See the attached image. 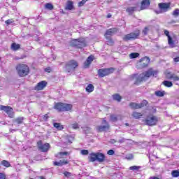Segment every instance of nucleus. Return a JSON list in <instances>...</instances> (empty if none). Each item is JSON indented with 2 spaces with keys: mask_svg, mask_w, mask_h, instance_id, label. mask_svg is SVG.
I'll return each instance as SVG.
<instances>
[{
  "mask_svg": "<svg viewBox=\"0 0 179 179\" xmlns=\"http://www.w3.org/2000/svg\"><path fill=\"white\" fill-rule=\"evenodd\" d=\"M150 76H157V71L154 70L152 68H150L144 73H142L141 74L134 75V78L136 79V83L138 84L139 83V82H143V80L149 79Z\"/></svg>",
  "mask_w": 179,
  "mask_h": 179,
  "instance_id": "f257e3e1",
  "label": "nucleus"
},
{
  "mask_svg": "<svg viewBox=\"0 0 179 179\" xmlns=\"http://www.w3.org/2000/svg\"><path fill=\"white\" fill-rule=\"evenodd\" d=\"M17 72L21 78L24 76H27L29 75V72H30V69L29 66L26 64H20L16 67Z\"/></svg>",
  "mask_w": 179,
  "mask_h": 179,
  "instance_id": "f03ea898",
  "label": "nucleus"
},
{
  "mask_svg": "<svg viewBox=\"0 0 179 179\" xmlns=\"http://www.w3.org/2000/svg\"><path fill=\"white\" fill-rule=\"evenodd\" d=\"M106 159V155L101 152H92L90 154V162H99V163H103Z\"/></svg>",
  "mask_w": 179,
  "mask_h": 179,
  "instance_id": "7ed1b4c3",
  "label": "nucleus"
},
{
  "mask_svg": "<svg viewBox=\"0 0 179 179\" xmlns=\"http://www.w3.org/2000/svg\"><path fill=\"white\" fill-rule=\"evenodd\" d=\"M54 108L59 111H70V110H72V105L64 103H57L55 104Z\"/></svg>",
  "mask_w": 179,
  "mask_h": 179,
  "instance_id": "20e7f679",
  "label": "nucleus"
},
{
  "mask_svg": "<svg viewBox=\"0 0 179 179\" xmlns=\"http://www.w3.org/2000/svg\"><path fill=\"white\" fill-rule=\"evenodd\" d=\"M78 62L75 60H71L68 62L66 64V66H65L66 72H68L69 73L71 72H73V71H75V69L78 68Z\"/></svg>",
  "mask_w": 179,
  "mask_h": 179,
  "instance_id": "39448f33",
  "label": "nucleus"
},
{
  "mask_svg": "<svg viewBox=\"0 0 179 179\" xmlns=\"http://www.w3.org/2000/svg\"><path fill=\"white\" fill-rule=\"evenodd\" d=\"M71 45L77 48H84V47H86V42L85 39H73L71 41Z\"/></svg>",
  "mask_w": 179,
  "mask_h": 179,
  "instance_id": "423d86ee",
  "label": "nucleus"
},
{
  "mask_svg": "<svg viewBox=\"0 0 179 179\" xmlns=\"http://www.w3.org/2000/svg\"><path fill=\"white\" fill-rule=\"evenodd\" d=\"M149 62H150V59L148 57H145L141 59L137 63V66L138 68H140V69L146 68V66L149 65Z\"/></svg>",
  "mask_w": 179,
  "mask_h": 179,
  "instance_id": "0eeeda50",
  "label": "nucleus"
},
{
  "mask_svg": "<svg viewBox=\"0 0 179 179\" xmlns=\"http://www.w3.org/2000/svg\"><path fill=\"white\" fill-rule=\"evenodd\" d=\"M113 72H114V68L101 69L98 71V75L100 78H104V76H107V75H110Z\"/></svg>",
  "mask_w": 179,
  "mask_h": 179,
  "instance_id": "6e6552de",
  "label": "nucleus"
},
{
  "mask_svg": "<svg viewBox=\"0 0 179 179\" xmlns=\"http://www.w3.org/2000/svg\"><path fill=\"white\" fill-rule=\"evenodd\" d=\"M157 117L155 115H149L145 119V124L149 127H152L153 125H156L157 124Z\"/></svg>",
  "mask_w": 179,
  "mask_h": 179,
  "instance_id": "1a4fd4ad",
  "label": "nucleus"
},
{
  "mask_svg": "<svg viewBox=\"0 0 179 179\" xmlns=\"http://www.w3.org/2000/svg\"><path fill=\"white\" fill-rule=\"evenodd\" d=\"M131 108H133L134 110H138L139 108H142V107H145V106H148V101L143 100L141 103H131L129 104Z\"/></svg>",
  "mask_w": 179,
  "mask_h": 179,
  "instance_id": "9d476101",
  "label": "nucleus"
},
{
  "mask_svg": "<svg viewBox=\"0 0 179 179\" xmlns=\"http://www.w3.org/2000/svg\"><path fill=\"white\" fill-rule=\"evenodd\" d=\"M0 110L5 111L10 118H13V109L10 106H0Z\"/></svg>",
  "mask_w": 179,
  "mask_h": 179,
  "instance_id": "9b49d317",
  "label": "nucleus"
},
{
  "mask_svg": "<svg viewBox=\"0 0 179 179\" xmlns=\"http://www.w3.org/2000/svg\"><path fill=\"white\" fill-rule=\"evenodd\" d=\"M139 34H140L139 31H137L135 33L128 34L124 36V37L123 38V40H124V41H128V40H135V38H138V36H139Z\"/></svg>",
  "mask_w": 179,
  "mask_h": 179,
  "instance_id": "f8f14e48",
  "label": "nucleus"
},
{
  "mask_svg": "<svg viewBox=\"0 0 179 179\" xmlns=\"http://www.w3.org/2000/svg\"><path fill=\"white\" fill-rule=\"evenodd\" d=\"M164 34L168 37V44L169 45L171 48H176V41L171 38L170 36V32L169 31L165 30L164 31Z\"/></svg>",
  "mask_w": 179,
  "mask_h": 179,
  "instance_id": "ddd939ff",
  "label": "nucleus"
},
{
  "mask_svg": "<svg viewBox=\"0 0 179 179\" xmlns=\"http://www.w3.org/2000/svg\"><path fill=\"white\" fill-rule=\"evenodd\" d=\"M103 124H105L106 125H101L96 127V131H98V132H104V131H108L110 125H108V123H107V121L106 120H103Z\"/></svg>",
  "mask_w": 179,
  "mask_h": 179,
  "instance_id": "4468645a",
  "label": "nucleus"
},
{
  "mask_svg": "<svg viewBox=\"0 0 179 179\" xmlns=\"http://www.w3.org/2000/svg\"><path fill=\"white\" fill-rule=\"evenodd\" d=\"M38 148L40 149L41 152H47L48 149H50V144L49 143H45L43 144V143L39 141L37 143Z\"/></svg>",
  "mask_w": 179,
  "mask_h": 179,
  "instance_id": "2eb2a0df",
  "label": "nucleus"
},
{
  "mask_svg": "<svg viewBox=\"0 0 179 179\" xmlns=\"http://www.w3.org/2000/svg\"><path fill=\"white\" fill-rule=\"evenodd\" d=\"M93 61H94V55H91L87 58L86 61L84 62V68H89Z\"/></svg>",
  "mask_w": 179,
  "mask_h": 179,
  "instance_id": "dca6fc26",
  "label": "nucleus"
},
{
  "mask_svg": "<svg viewBox=\"0 0 179 179\" xmlns=\"http://www.w3.org/2000/svg\"><path fill=\"white\" fill-rule=\"evenodd\" d=\"M117 30L118 29H117V28H111L108 29L105 34L106 38H108V37L111 38V36H113L115 33H117Z\"/></svg>",
  "mask_w": 179,
  "mask_h": 179,
  "instance_id": "f3484780",
  "label": "nucleus"
},
{
  "mask_svg": "<svg viewBox=\"0 0 179 179\" xmlns=\"http://www.w3.org/2000/svg\"><path fill=\"white\" fill-rule=\"evenodd\" d=\"M47 86V82L45 81H41L38 83L36 86L34 87V90L39 91L43 90L44 87Z\"/></svg>",
  "mask_w": 179,
  "mask_h": 179,
  "instance_id": "a211bd4d",
  "label": "nucleus"
},
{
  "mask_svg": "<svg viewBox=\"0 0 179 179\" xmlns=\"http://www.w3.org/2000/svg\"><path fill=\"white\" fill-rule=\"evenodd\" d=\"M159 8L162 12H167V9L170 8V4L166 3H161L159 4Z\"/></svg>",
  "mask_w": 179,
  "mask_h": 179,
  "instance_id": "6ab92c4d",
  "label": "nucleus"
},
{
  "mask_svg": "<svg viewBox=\"0 0 179 179\" xmlns=\"http://www.w3.org/2000/svg\"><path fill=\"white\" fill-rule=\"evenodd\" d=\"M150 5V0H143L141 2V9H148L149 8V6Z\"/></svg>",
  "mask_w": 179,
  "mask_h": 179,
  "instance_id": "aec40b11",
  "label": "nucleus"
},
{
  "mask_svg": "<svg viewBox=\"0 0 179 179\" xmlns=\"http://www.w3.org/2000/svg\"><path fill=\"white\" fill-rule=\"evenodd\" d=\"M167 79H170L171 80H173V82H178L179 80V77L177 76L175 74H171V73H168L166 75Z\"/></svg>",
  "mask_w": 179,
  "mask_h": 179,
  "instance_id": "412c9836",
  "label": "nucleus"
},
{
  "mask_svg": "<svg viewBox=\"0 0 179 179\" xmlns=\"http://www.w3.org/2000/svg\"><path fill=\"white\" fill-rule=\"evenodd\" d=\"M69 155H71V153L68 152H60L56 154V157H57V159H64L65 156H68Z\"/></svg>",
  "mask_w": 179,
  "mask_h": 179,
  "instance_id": "4be33fe9",
  "label": "nucleus"
},
{
  "mask_svg": "<svg viewBox=\"0 0 179 179\" xmlns=\"http://www.w3.org/2000/svg\"><path fill=\"white\" fill-rule=\"evenodd\" d=\"M69 162L66 159H62L59 162H55L54 166H65L66 164H68Z\"/></svg>",
  "mask_w": 179,
  "mask_h": 179,
  "instance_id": "5701e85b",
  "label": "nucleus"
},
{
  "mask_svg": "<svg viewBox=\"0 0 179 179\" xmlns=\"http://www.w3.org/2000/svg\"><path fill=\"white\" fill-rule=\"evenodd\" d=\"M65 9L66 10H72L73 9V2L71 1H67Z\"/></svg>",
  "mask_w": 179,
  "mask_h": 179,
  "instance_id": "b1692460",
  "label": "nucleus"
},
{
  "mask_svg": "<svg viewBox=\"0 0 179 179\" xmlns=\"http://www.w3.org/2000/svg\"><path fill=\"white\" fill-rule=\"evenodd\" d=\"M53 127H55V128H56V129H58L59 131H62V129H64V126L62 125L61 123L55 122L53 123Z\"/></svg>",
  "mask_w": 179,
  "mask_h": 179,
  "instance_id": "393cba45",
  "label": "nucleus"
},
{
  "mask_svg": "<svg viewBox=\"0 0 179 179\" xmlns=\"http://www.w3.org/2000/svg\"><path fill=\"white\" fill-rule=\"evenodd\" d=\"M85 90L87 92V93H92V92L94 90V86H93L92 84H89L85 88Z\"/></svg>",
  "mask_w": 179,
  "mask_h": 179,
  "instance_id": "a878e982",
  "label": "nucleus"
},
{
  "mask_svg": "<svg viewBox=\"0 0 179 179\" xmlns=\"http://www.w3.org/2000/svg\"><path fill=\"white\" fill-rule=\"evenodd\" d=\"M120 115H110V121H112L113 122H116V121L118 120V118H120V120H122V118L120 117Z\"/></svg>",
  "mask_w": 179,
  "mask_h": 179,
  "instance_id": "bb28decb",
  "label": "nucleus"
},
{
  "mask_svg": "<svg viewBox=\"0 0 179 179\" xmlns=\"http://www.w3.org/2000/svg\"><path fill=\"white\" fill-rule=\"evenodd\" d=\"M132 117L135 118L136 120H138L142 117V113H138V112H133Z\"/></svg>",
  "mask_w": 179,
  "mask_h": 179,
  "instance_id": "cd10ccee",
  "label": "nucleus"
},
{
  "mask_svg": "<svg viewBox=\"0 0 179 179\" xmlns=\"http://www.w3.org/2000/svg\"><path fill=\"white\" fill-rule=\"evenodd\" d=\"M163 85L166 86V87H171L173 86V83L171 81L165 80L163 82Z\"/></svg>",
  "mask_w": 179,
  "mask_h": 179,
  "instance_id": "c85d7f7f",
  "label": "nucleus"
},
{
  "mask_svg": "<svg viewBox=\"0 0 179 179\" xmlns=\"http://www.w3.org/2000/svg\"><path fill=\"white\" fill-rule=\"evenodd\" d=\"M11 48H12V50H13L14 51H16V50H19V48H20V45L16 44V43H13V44L11 45Z\"/></svg>",
  "mask_w": 179,
  "mask_h": 179,
  "instance_id": "c756f323",
  "label": "nucleus"
},
{
  "mask_svg": "<svg viewBox=\"0 0 179 179\" xmlns=\"http://www.w3.org/2000/svg\"><path fill=\"white\" fill-rule=\"evenodd\" d=\"M45 9H48V10H52L54 9V6L52 4L48 3L45 5Z\"/></svg>",
  "mask_w": 179,
  "mask_h": 179,
  "instance_id": "7c9ffc66",
  "label": "nucleus"
},
{
  "mask_svg": "<svg viewBox=\"0 0 179 179\" xmlns=\"http://www.w3.org/2000/svg\"><path fill=\"white\" fill-rule=\"evenodd\" d=\"M129 57L131 58V59H134L135 58H138V57H139V53L138 52H132L129 55Z\"/></svg>",
  "mask_w": 179,
  "mask_h": 179,
  "instance_id": "2f4dec72",
  "label": "nucleus"
},
{
  "mask_svg": "<svg viewBox=\"0 0 179 179\" xmlns=\"http://www.w3.org/2000/svg\"><path fill=\"white\" fill-rule=\"evenodd\" d=\"M135 10H136V7H129L127 9V12H128V13H134V12H135Z\"/></svg>",
  "mask_w": 179,
  "mask_h": 179,
  "instance_id": "473e14b6",
  "label": "nucleus"
},
{
  "mask_svg": "<svg viewBox=\"0 0 179 179\" xmlns=\"http://www.w3.org/2000/svg\"><path fill=\"white\" fill-rule=\"evenodd\" d=\"M113 100H116V101H121V96H120V94H115L114 95H113Z\"/></svg>",
  "mask_w": 179,
  "mask_h": 179,
  "instance_id": "72a5a7b5",
  "label": "nucleus"
},
{
  "mask_svg": "<svg viewBox=\"0 0 179 179\" xmlns=\"http://www.w3.org/2000/svg\"><path fill=\"white\" fill-rule=\"evenodd\" d=\"M164 91H157L155 92V95L158 96V97H163L164 96Z\"/></svg>",
  "mask_w": 179,
  "mask_h": 179,
  "instance_id": "f704fd0d",
  "label": "nucleus"
},
{
  "mask_svg": "<svg viewBox=\"0 0 179 179\" xmlns=\"http://www.w3.org/2000/svg\"><path fill=\"white\" fill-rule=\"evenodd\" d=\"M1 164L2 166H4V167H10V164L6 160L2 161Z\"/></svg>",
  "mask_w": 179,
  "mask_h": 179,
  "instance_id": "c9c22d12",
  "label": "nucleus"
},
{
  "mask_svg": "<svg viewBox=\"0 0 179 179\" xmlns=\"http://www.w3.org/2000/svg\"><path fill=\"white\" fill-rule=\"evenodd\" d=\"M23 120H24V118L23 117H20L16 118L15 121L17 124H22Z\"/></svg>",
  "mask_w": 179,
  "mask_h": 179,
  "instance_id": "e433bc0d",
  "label": "nucleus"
},
{
  "mask_svg": "<svg viewBox=\"0 0 179 179\" xmlns=\"http://www.w3.org/2000/svg\"><path fill=\"white\" fill-rule=\"evenodd\" d=\"M107 41V44L108 45H113L114 44V41H113V39H111V38L108 37V38H106Z\"/></svg>",
  "mask_w": 179,
  "mask_h": 179,
  "instance_id": "4c0bfd02",
  "label": "nucleus"
},
{
  "mask_svg": "<svg viewBox=\"0 0 179 179\" xmlns=\"http://www.w3.org/2000/svg\"><path fill=\"white\" fill-rule=\"evenodd\" d=\"M141 169L139 166H133L129 167V170H132L133 171H138Z\"/></svg>",
  "mask_w": 179,
  "mask_h": 179,
  "instance_id": "58836bf2",
  "label": "nucleus"
},
{
  "mask_svg": "<svg viewBox=\"0 0 179 179\" xmlns=\"http://www.w3.org/2000/svg\"><path fill=\"white\" fill-rule=\"evenodd\" d=\"M172 177H179V171H172Z\"/></svg>",
  "mask_w": 179,
  "mask_h": 179,
  "instance_id": "ea45409f",
  "label": "nucleus"
},
{
  "mask_svg": "<svg viewBox=\"0 0 179 179\" xmlns=\"http://www.w3.org/2000/svg\"><path fill=\"white\" fill-rule=\"evenodd\" d=\"M71 127H72L73 129H79V124H78V123H76V122L72 124Z\"/></svg>",
  "mask_w": 179,
  "mask_h": 179,
  "instance_id": "a19ab883",
  "label": "nucleus"
},
{
  "mask_svg": "<svg viewBox=\"0 0 179 179\" xmlns=\"http://www.w3.org/2000/svg\"><path fill=\"white\" fill-rule=\"evenodd\" d=\"M86 2H87V0H82L78 3V6H83L86 3Z\"/></svg>",
  "mask_w": 179,
  "mask_h": 179,
  "instance_id": "79ce46f5",
  "label": "nucleus"
},
{
  "mask_svg": "<svg viewBox=\"0 0 179 179\" xmlns=\"http://www.w3.org/2000/svg\"><path fill=\"white\" fill-rule=\"evenodd\" d=\"M80 154L83 155H89V150H81Z\"/></svg>",
  "mask_w": 179,
  "mask_h": 179,
  "instance_id": "37998d69",
  "label": "nucleus"
},
{
  "mask_svg": "<svg viewBox=\"0 0 179 179\" xmlns=\"http://www.w3.org/2000/svg\"><path fill=\"white\" fill-rule=\"evenodd\" d=\"M115 153V152L113 150H109L107 152V155H108L109 156H113V155H114Z\"/></svg>",
  "mask_w": 179,
  "mask_h": 179,
  "instance_id": "c03bdc74",
  "label": "nucleus"
},
{
  "mask_svg": "<svg viewBox=\"0 0 179 179\" xmlns=\"http://www.w3.org/2000/svg\"><path fill=\"white\" fill-rule=\"evenodd\" d=\"M173 16H178V15H179V9H178V8H176V9L173 11Z\"/></svg>",
  "mask_w": 179,
  "mask_h": 179,
  "instance_id": "a18cd8bd",
  "label": "nucleus"
},
{
  "mask_svg": "<svg viewBox=\"0 0 179 179\" xmlns=\"http://www.w3.org/2000/svg\"><path fill=\"white\" fill-rule=\"evenodd\" d=\"M148 27H145L143 30V34H144V36H146V34H148Z\"/></svg>",
  "mask_w": 179,
  "mask_h": 179,
  "instance_id": "49530a36",
  "label": "nucleus"
},
{
  "mask_svg": "<svg viewBox=\"0 0 179 179\" xmlns=\"http://www.w3.org/2000/svg\"><path fill=\"white\" fill-rule=\"evenodd\" d=\"M11 23H13V19L7 20L6 21V24H10Z\"/></svg>",
  "mask_w": 179,
  "mask_h": 179,
  "instance_id": "de8ad7c7",
  "label": "nucleus"
},
{
  "mask_svg": "<svg viewBox=\"0 0 179 179\" xmlns=\"http://www.w3.org/2000/svg\"><path fill=\"white\" fill-rule=\"evenodd\" d=\"M65 177H71V176H72V173L68 172V171H66L64 173Z\"/></svg>",
  "mask_w": 179,
  "mask_h": 179,
  "instance_id": "09e8293b",
  "label": "nucleus"
},
{
  "mask_svg": "<svg viewBox=\"0 0 179 179\" xmlns=\"http://www.w3.org/2000/svg\"><path fill=\"white\" fill-rule=\"evenodd\" d=\"M155 12L157 15H160V13H163V11L159 8V10H155Z\"/></svg>",
  "mask_w": 179,
  "mask_h": 179,
  "instance_id": "8fccbe9b",
  "label": "nucleus"
},
{
  "mask_svg": "<svg viewBox=\"0 0 179 179\" xmlns=\"http://www.w3.org/2000/svg\"><path fill=\"white\" fill-rule=\"evenodd\" d=\"M0 179H6L5 174L0 173Z\"/></svg>",
  "mask_w": 179,
  "mask_h": 179,
  "instance_id": "3c124183",
  "label": "nucleus"
},
{
  "mask_svg": "<svg viewBox=\"0 0 179 179\" xmlns=\"http://www.w3.org/2000/svg\"><path fill=\"white\" fill-rule=\"evenodd\" d=\"M45 71L48 72V73H50V72H51V68L50 67H48V68L45 69Z\"/></svg>",
  "mask_w": 179,
  "mask_h": 179,
  "instance_id": "603ef678",
  "label": "nucleus"
},
{
  "mask_svg": "<svg viewBox=\"0 0 179 179\" xmlns=\"http://www.w3.org/2000/svg\"><path fill=\"white\" fill-rule=\"evenodd\" d=\"M48 120V115L46 114L43 116V120L47 121Z\"/></svg>",
  "mask_w": 179,
  "mask_h": 179,
  "instance_id": "864d4df0",
  "label": "nucleus"
},
{
  "mask_svg": "<svg viewBox=\"0 0 179 179\" xmlns=\"http://www.w3.org/2000/svg\"><path fill=\"white\" fill-rule=\"evenodd\" d=\"M174 62H179V57L173 58Z\"/></svg>",
  "mask_w": 179,
  "mask_h": 179,
  "instance_id": "5fc2aeb1",
  "label": "nucleus"
},
{
  "mask_svg": "<svg viewBox=\"0 0 179 179\" xmlns=\"http://www.w3.org/2000/svg\"><path fill=\"white\" fill-rule=\"evenodd\" d=\"M107 17L108 19H110V17H111V14H108Z\"/></svg>",
  "mask_w": 179,
  "mask_h": 179,
  "instance_id": "6e6d98bb",
  "label": "nucleus"
},
{
  "mask_svg": "<svg viewBox=\"0 0 179 179\" xmlns=\"http://www.w3.org/2000/svg\"><path fill=\"white\" fill-rule=\"evenodd\" d=\"M39 179H45V178H44L43 176H40Z\"/></svg>",
  "mask_w": 179,
  "mask_h": 179,
  "instance_id": "4d7b16f0",
  "label": "nucleus"
},
{
  "mask_svg": "<svg viewBox=\"0 0 179 179\" xmlns=\"http://www.w3.org/2000/svg\"><path fill=\"white\" fill-rule=\"evenodd\" d=\"M150 179H159V178H156V177L152 178V177H151Z\"/></svg>",
  "mask_w": 179,
  "mask_h": 179,
  "instance_id": "13d9d810",
  "label": "nucleus"
},
{
  "mask_svg": "<svg viewBox=\"0 0 179 179\" xmlns=\"http://www.w3.org/2000/svg\"><path fill=\"white\" fill-rule=\"evenodd\" d=\"M120 143H122L124 142V139L120 140Z\"/></svg>",
  "mask_w": 179,
  "mask_h": 179,
  "instance_id": "bf43d9fd",
  "label": "nucleus"
},
{
  "mask_svg": "<svg viewBox=\"0 0 179 179\" xmlns=\"http://www.w3.org/2000/svg\"><path fill=\"white\" fill-rule=\"evenodd\" d=\"M125 125H126V127H129V124H128V123H126Z\"/></svg>",
  "mask_w": 179,
  "mask_h": 179,
  "instance_id": "052dcab7",
  "label": "nucleus"
},
{
  "mask_svg": "<svg viewBox=\"0 0 179 179\" xmlns=\"http://www.w3.org/2000/svg\"><path fill=\"white\" fill-rule=\"evenodd\" d=\"M16 131V129H11L10 132Z\"/></svg>",
  "mask_w": 179,
  "mask_h": 179,
  "instance_id": "680f3d73",
  "label": "nucleus"
},
{
  "mask_svg": "<svg viewBox=\"0 0 179 179\" xmlns=\"http://www.w3.org/2000/svg\"><path fill=\"white\" fill-rule=\"evenodd\" d=\"M30 179H33V178H30Z\"/></svg>",
  "mask_w": 179,
  "mask_h": 179,
  "instance_id": "e2e57ef3",
  "label": "nucleus"
}]
</instances>
